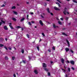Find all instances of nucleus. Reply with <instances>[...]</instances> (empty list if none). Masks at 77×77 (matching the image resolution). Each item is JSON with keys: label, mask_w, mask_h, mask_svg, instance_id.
<instances>
[{"label": "nucleus", "mask_w": 77, "mask_h": 77, "mask_svg": "<svg viewBox=\"0 0 77 77\" xmlns=\"http://www.w3.org/2000/svg\"><path fill=\"white\" fill-rule=\"evenodd\" d=\"M67 13V11H66V8H65L64 10V11H63V13L64 14V15H66V13Z\"/></svg>", "instance_id": "1"}, {"label": "nucleus", "mask_w": 77, "mask_h": 77, "mask_svg": "<svg viewBox=\"0 0 77 77\" xmlns=\"http://www.w3.org/2000/svg\"><path fill=\"white\" fill-rule=\"evenodd\" d=\"M54 9L56 11H60V9L56 7H54Z\"/></svg>", "instance_id": "2"}, {"label": "nucleus", "mask_w": 77, "mask_h": 77, "mask_svg": "<svg viewBox=\"0 0 77 77\" xmlns=\"http://www.w3.org/2000/svg\"><path fill=\"white\" fill-rule=\"evenodd\" d=\"M42 65L43 67L44 68H46V67L47 66V65L45 63H43Z\"/></svg>", "instance_id": "3"}, {"label": "nucleus", "mask_w": 77, "mask_h": 77, "mask_svg": "<svg viewBox=\"0 0 77 77\" xmlns=\"http://www.w3.org/2000/svg\"><path fill=\"white\" fill-rule=\"evenodd\" d=\"M66 42L67 43V44H68V46L69 47V46H70V44H69V41H68V40L66 39Z\"/></svg>", "instance_id": "4"}, {"label": "nucleus", "mask_w": 77, "mask_h": 77, "mask_svg": "<svg viewBox=\"0 0 77 77\" xmlns=\"http://www.w3.org/2000/svg\"><path fill=\"white\" fill-rule=\"evenodd\" d=\"M70 63H71V64H72V65H74V61L73 60L70 61Z\"/></svg>", "instance_id": "5"}, {"label": "nucleus", "mask_w": 77, "mask_h": 77, "mask_svg": "<svg viewBox=\"0 0 77 77\" xmlns=\"http://www.w3.org/2000/svg\"><path fill=\"white\" fill-rule=\"evenodd\" d=\"M10 25H9V26L10 27L11 29H14V28H13V27L11 25H12V23H10L9 24Z\"/></svg>", "instance_id": "6"}, {"label": "nucleus", "mask_w": 77, "mask_h": 77, "mask_svg": "<svg viewBox=\"0 0 77 77\" xmlns=\"http://www.w3.org/2000/svg\"><path fill=\"white\" fill-rule=\"evenodd\" d=\"M61 61L62 63H64L65 62V60L63 59V58H61Z\"/></svg>", "instance_id": "7"}, {"label": "nucleus", "mask_w": 77, "mask_h": 77, "mask_svg": "<svg viewBox=\"0 0 77 77\" xmlns=\"http://www.w3.org/2000/svg\"><path fill=\"white\" fill-rule=\"evenodd\" d=\"M39 23L41 25V26H43V23H42V20H40L39 21Z\"/></svg>", "instance_id": "8"}, {"label": "nucleus", "mask_w": 77, "mask_h": 77, "mask_svg": "<svg viewBox=\"0 0 77 77\" xmlns=\"http://www.w3.org/2000/svg\"><path fill=\"white\" fill-rule=\"evenodd\" d=\"M4 29L5 30H8V27L6 26H4Z\"/></svg>", "instance_id": "9"}, {"label": "nucleus", "mask_w": 77, "mask_h": 77, "mask_svg": "<svg viewBox=\"0 0 77 77\" xmlns=\"http://www.w3.org/2000/svg\"><path fill=\"white\" fill-rule=\"evenodd\" d=\"M66 51V52L69 51V49L68 48H65Z\"/></svg>", "instance_id": "10"}, {"label": "nucleus", "mask_w": 77, "mask_h": 77, "mask_svg": "<svg viewBox=\"0 0 77 77\" xmlns=\"http://www.w3.org/2000/svg\"><path fill=\"white\" fill-rule=\"evenodd\" d=\"M18 35L19 36V37H18V36L17 37V38H18V39H20V38H20V37H21L20 36L21 35V34L20 33H19L18 34Z\"/></svg>", "instance_id": "11"}, {"label": "nucleus", "mask_w": 77, "mask_h": 77, "mask_svg": "<svg viewBox=\"0 0 77 77\" xmlns=\"http://www.w3.org/2000/svg\"><path fill=\"white\" fill-rule=\"evenodd\" d=\"M34 73L36 74H38V71L36 70H34Z\"/></svg>", "instance_id": "12"}, {"label": "nucleus", "mask_w": 77, "mask_h": 77, "mask_svg": "<svg viewBox=\"0 0 77 77\" xmlns=\"http://www.w3.org/2000/svg\"><path fill=\"white\" fill-rule=\"evenodd\" d=\"M16 9L15 6H14L11 7V9Z\"/></svg>", "instance_id": "13"}, {"label": "nucleus", "mask_w": 77, "mask_h": 77, "mask_svg": "<svg viewBox=\"0 0 77 77\" xmlns=\"http://www.w3.org/2000/svg\"><path fill=\"white\" fill-rule=\"evenodd\" d=\"M24 20H25V18H23L20 20V21H21V22H22Z\"/></svg>", "instance_id": "14"}, {"label": "nucleus", "mask_w": 77, "mask_h": 77, "mask_svg": "<svg viewBox=\"0 0 77 77\" xmlns=\"http://www.w3.org/2000/svg\"><path fill=\"white\" fill-rule=\"evenodd\" d=\"M47 10L48 11V13H50V9L49 8H47Z\"/></svg>", "instance_id": "15"}, {"label": "nucleus", "mask_w": 77, "mask_h": 77, "mask_svg": "<svg viewBox=\"0 0 77 77\" xmlns=\"http://www.w3.org/2000/svg\"><path fill=\"white\" fill-rule=\"evenodd\" d=\"M12 20L14 21H17V19H15V18H13Z\"/></svg>", "instance_id": "16"}, {"label": "nucleus", "mask_w": 77, "mask_h": 77, "mask_svg": "<svg viewBox=\"0 0 77 77\" xmlns=\"http://www.w3.org/2000/svg\"><path fill=\"white\" fill-rule=\"evenodd\" d=\"M21 52L22 53H23V54H24V49H22L21 50Z\"/></svg>", "instance_id": "17"}, {"label": "nucleus", "mask_w": 77, "mask_h": 77, "mask_svg": "<svg viewBox=\"0 0 77 77\" xmlns=\"http://www.w3.org/2000/svg\"><path fill=\"white\" fill-rule=\"evenodd\" d=\"M62 35H65V36H67L66 34L64 32H62Z\"/></svg>", "instance_id": "18"}, {"label": "nucleus", "mask_w": 77, "mask_h": 77, "mask_svg": "<svg viewBox=\"0 0 77 77\" xmlns=\"http://www.w3.org/2000/svg\"><path fill=\"white\" fill-rule=\"evenodd\" d=\"M44 70L46 71H47V72H48V70L47 68H44Z\"/></svg>", "instance_id": "19"}, {"label": "nucleus", "mask_w": 77, "mask_h": 77, "mask_svg": "<svg viewBox=\"0 0 77 77\" xmlns=\"http://www.w3.org/2000/svg\"><path fill=\"white\" fill-rule=\"evenodd\" d=\"M13 12L14 14H15L16 15H17L18 14V13H17V12L15 11H14Z\"/></svg>", "instance_id": "20"}, {"label": "nucleus", "mask_w": 77, "mask_h": 77, "mask_svg": "<svg viewBox=\"0 0 77 77\" xmlns=\"http://www.w3.org/2000/svg\"><path fill=\"white\" fill-rule=\"evenodd\" d=\"M56 4L57 5H58V6H59V7H60V4H59V3H58L57 2H56Z\"/></svg>", "instance_id": "21"}, {"label": "nucleus", "mask_w": 77, "mask_h": 77, "mask_svg": "<svg viewBox=\"0 0 77 77\" xmlns=\"http://www.w3.org/2000/svg\"><path fill=\"white\" fill-rule=\"evenodd\" d=\"M58 23L59 24H60V25H62V23H61V22H60V21H58Z\"/></svg>", "instance_id": "22"}, {"label": "nucleus", "mask_w": 77, "mask_h": 77, "mask_svg": "<svg viewBox=\"0 0 77 77\" xmlns=\"http://www.w3.org/2000/svg\"><path fill=\"white\" fill-rule=\"evenodd\" d=\"M4 47V45L2 44H0V47Z\"/></svg>", "instance_id": "23"}, {"label": "nucleus", "mask_w": 77, "mask_h": 77, "mask_svg": "<svg viewBox=\"0 0 77 77\" xmlns=\"http://www.w3.org/2000/svg\"><path fill=\"white\" fill-rule=\"evenodd\" d=\"M22 62H23V63H26V61L23 60H22Z\"/></svg>", "instance_id": "24"}, {"label": "nucleus", "mask_w": 77, "mask_h": 77, "mask_svg": "<svg viewBox=\"0 0 77 77\" xmlns=\"http://www.w3.org/2000/svg\"><path fill=\"white\" fill-rule=\"evenodd\" d=\"M26 36L28 38H30V37H29V35L28 34H26Z\"/></svg>", "instance_id": "25"}, {"label": "nucleus", "mask_w": 77, "mask_h": 77, "mask_svg": "<svg viewBox=\"0 0 77 77\" xmlns=\"http://www.w3.org/2000/svg\"><path fill=\"white\" fill-rule=\"evenodd\" d=\"M15 59V57H12V60H14Z\"/></svg>", "instance_id": "26"}, {"label": "nucleus", "mask_w": 77, "mask_h": 77, "mask_svg": "<svg viewBox=\"0 0 77 77\" xmlns=\"http://www.w3.org/2000/svg\"><path fill=\"white\" fill-rule=\"evenodd\" d=\"M5 59L6 60H8V57H5Z\"/></svg>", "instance_id": "27"}, {"label": "nucleus", "mask_w": 77, "mask_h": 77, "mask_svg": "<svg viewBox=\"0 0 77 77\" xmlns=\"http://www.w3.org/2000/svg\"><path fill=\"white\" fill-rule=\"evenodd\" d=\"M70 51L72 53H74V51L70 49Z\"/></svg>", "instance_id": "28"}, {"label": "nucleus", "mask_w": 77, "mask_h": 77, "mask_svg": "<svg viewBox=\"0 0 77 77\" xmlns=\"http://www.w3.org/2000/svg\"><path fill=\"white\" fill-rule=\"evenodd\" d=\"M53 27L54 28H56V26L54 24H53Z\"/></svg>", "instance_id": "29"}, {"label": "nucleus", "mask_w": 77, "mask_h": 77, "mask_svg": "<svg viewBox=\"0 0 77 77\" xmlns=\"http://www.w3.org/2000/svg\"><path fill=\"white\" fill-rule=\"evenodd\" d=\"M17 29H20V28H21V26H17Z\"/></svg>", "instance_id": "30"}, {"label": "nucleus", "mask_w": 77, "mask_h": 77, "mask_svg": "<svg viewBox=\"0 0 77 77\" xmlns=\"http://www.w3.org/2000/svg\"><path fill=\"white\" fill-rule=\"evenodd\" d=\"M1 21H2L1 22L3 23V24L5 23V21H3L2 20H1Z\"/></svg>", "instance_id": "31"}, {"label": "nucleus", "mask_w": 77, "mask_h": 77, "mask_svg": "<svg viewBox=\"0 0 77 77\" xmlns=\"http://www.w3.org/2000/svg\"><path fill=\"white\" fill-rule=\"evenodd\" d=\"M48 76H50L51 75L50 74V73L49 72L48 73Z\"/></svg>", "instance_id": "32"}, {"label": "nucleus", "mask_w": 77, "mask_h": 77, "mask_svg": "<svg viewBox=\"0 0 77 77\" xmlns=\"http://www.w3.org/2000/svg\"><path fill=\"white\" fill-rule=\"evenodd\" d=\"M8 48L9 50H12V48L11 47H8Z\"/></svg>", "instance_id": "33"}, {"label": "nucleus", "mask_w": 77, "mask_h": 77, "mask_svg": "<svg viewBox=\"0 0 77 77\" xmlns=\"http://www.w3.org/2000/svg\"><path fill=\"white\" fill-rule=\"evenodd\" d=\"M42 35H43V36H44V37H45V34H44V33H42Z\"/></svg>", "instance_id": "34"}, {"label": "nucleus", "mask_w": 77, "mask_h": 77, "mask_svg": "<svg viewBox=\"0 0 77 77\" xmlns=\"http://www.w3.org/2000/svg\"><path fill=\"white\" fill-rule=\"evenodd\" d=\"M37 48L38 50V51H39V47H37Z\"/></svg>", "instance_id": "35"}, {"label": "nucleus", "mask_w": 77, "mask_h": 77, "mask_svg": "<svg viewBox=\"0 0 77 77\" xmlns=\"http://www.w3.org/2000/svg\"><path fill=\"white\" fill-rule=\"evenodd\" d=\"M52 49L54 50H55V47L54 46L52 47Z\"/></svg>", "instance_id": "36"}, {"label": "nucleus", "mask_w": 77, "mask_h": 77, "mask_svg": "<svg viewBox=\"0 0 77 77\" xmlns=\"http://www.w3.org/2000/svg\"><path fill=\"white\" fill-rule=\"evenodd\" d=\"M28 24L30 26H31V23L30 22H28Z\"/></svg>", "instance_id": "37"}, {"label": "nucleus", "mask_w": 77, "mask_h": 77, "mask_svg": "<svg viewBox=\"0 0 77 77\" xmlns=\"http://www.w3.org/2000/svg\"><path fill=\"white\" fill-rule=\"evenodd\" d=\"M4 48H5L6 50H8V48H7V47H6V46H4Z\"/></svg>", "instance_id": "38"}, {"label": "nucleus", "mask_w": 77, "mask_h": 77, "mask_svg": "<svg viewBox=\"0 0 77 77\" xmlns=\"http://www.w3.org/2000/svg\"><path fill=\"white\" fill-rule=\"evenodd\" d=\"M28 57H29V60H30V59H32V58H31V57H30V56H29Z\"/></svg>", "instance_id": "39"}, {"label": "nucleus", "mask_w": 77, "mask_h": 77, "mask_svg": "<svg viewBox=\"0 0 77 77\" xmlns=\"http://www.w3.org/2000/svg\"><path fill=\"white\" fill-rule=\"evenodd\" d=\"M48 51L49 52H51V50H50V49H48Z\"/></svg>", "instance_id": "40"}, {"label": "nucleus", "mask_w": 77, "mask_h": 77, "mask_svg": "<svg viewBox=\"0 0 77 77\" xmlns=\"http://www.w3.org/2000/svg\"><path fill=\"white\" fill-rule=\"evenodd\" d=\"M57 2H59V3H61V2H60V1H59V0H57Z\"/></svg>", "instance_id": "41"}, {"label": "nucleus", "mask_w": 77, "mask_h": 77, "mask_svg": "<svg viewBox=\"0 0 77 77\" xmlns=\"http://www.w3.org/2000/svg\"><path fill=\"white\" fill-rule=\"evenodd\" d=\"M1 7H5V5L3 4V5H2L1 6Z\"/></svg>", "instance_id": "42"}, {"label": "nucleus", "mask_w": 77, "mask_h": 77, "mask_svg": "<svg viewBox=\"0 0 77 77\" xmlns=\"http://www.w3.org/2000/svg\"><path fill=\"white\" fill-rule=\"evenodd\" d=\"M72 70H75V69L73 67H72Z\"/></svg>", "instance_id": "43"}, {"label": "nucleus", "mask_w": 77, "mask_h": 77, "mask_svg": "<svg viewBox=\"0 0 77 77\" xmlns=\"http://www.w3.org/2000/svg\"><path fill=\"white\" fill-rule=\"evenodd\" d=\"M46 23H47V24H51V23H50V22H48L47 21Z\"/></svg>", "instance_id": "44"}, {"label": "nucleus", "mask_w": 77, "mask_h": 77, "mask_svg": "<svg viewBox=\"0 0 77 77\" xmlns=\"http://www.w3.org/2000/svg\"><path fill=\"white\" fill-rule=\"evenodd\" d=\"M27 19H28V20H29V18H28L29 17V14H28L27 16Z\"/></svg>", "instance_id": "45"}, {"label": "nucleus", "mask_w": 77, "mask_h": 77, "mask_svg": "<svg viewBox=\"0 0 77 77\" xmlns=\"http://www.w3.org/2000/svg\"><path fill=\"white\" fill-rule=\"evenodd\" d=\"M60 19L61 20H62V21L63 20V18H61Z\"/></svg>", "instance_id": "46"}, {"label": "nucleus", "mask_w": 77, "mask_h": 77, "mask_svg": "<svg viewBox=\"0 0 77 77\" xmlns=\"http://www.w3.org/2000/svg\"><path fill=\"white\" fill-rule=\"evenodd\" d=\"M13 76L14 77H16V75H15V74H13Z\"/></svg>", "instance_id": "47"}, {"label": "nucleus", "mask_w": 77, "mask_h": 77, "mask_svg": "<svg viewBox=\"0 0 77 77\" xmlns=\"http://www.w3.org/2000/svg\"><path fill=\"white\" fill-rule=\"evenodd\" d=\"M0 39H1V40L2 41H3V38H0Z\"/></svg>", "instance_id": "48"}, {"label": "nucleus", "mask_w": 77, "mask_h": 77, "mask_svg": "<svg viewBox=\"0 0 77 77\" xmlns=\"http://www.w3.org/2000/svg\"><path fill=\"white\" fill-rule=\"evenodd\" d=\"M31 23H32L33 24H34V23H35V22H34V21H32Z\"/></svg>", "instance_id": "49"}, {"label": "nucleus", "mask_w": 77, "mask_h": 77, "mask_svg": "<svg viewBox=\"0 0 77 77\" xmlns=\"http://www.w3.org/2000/svg\"><path fill=\"white\" fill-rule=\"evenodd\" d=\"M68 71L69 72H70V68H68Z\"/></svg>", "instance_id": "50"}, {"label": "nucleus", "mask_w": 77, "mask_h": 77, "mask_svg": "<svg viewBox=\"0 0 77 77\" xmlns=\"http://www.w3.org/2000/svg\"><path fill=\"white\" fill-rule=\"evenodd\" d=\"M51 14V15L52 16H53V14L52 13H50Z\"/></svg>", "instance_id": "51"}, {"label": "nucleus", "mask_w": 77, "mask_h": 77, "mask_svg": "<svg viewBox=\"0 0 77 77\" xmlns=\"http://www.w3.org/2000/svg\"><path fill=\"white\" fill-rule=\"evenodd\" d=\"M30 14L31 15H33V12H31V13H30Z\"/></svg>", "instance_id": "52"}, {"label": "nucleus", "mask_w": 77, "mask_h": 77, "mask_svg": "<svg viewBox=\"0 0 77 77\" xmlns=\"http://www.w3.org/2000/svg\"><path fill=\"white\" fill-rule=\"evenodd\" d=\"M2 22H0V26L2 25Z\"/></svg>", "instance_id": "53"}, {"label": "nucleus", "mask_w": 77, "mask_h": 77, "mask_svg": "<svg viewBox=\"0 0 77 77\" xmlns=\"http://www.w3.org/2000/svg\"><path fill=\"white\" fill-rule=\"evenodd\" d=\"M41 17H42V18H44V17H43V16H42V15H41Z\"/></svg>", "instance_id": "54"}, {"label": "nucleus", "mask_w": 77, "mask_h": 77, "mask_svg": "<svg viewBox=\"0 0 77 77\" xmlns=\"http://www.w3.org/2000/svg\"><path fill=\"white\" fill-rule=\"evenodd\" d=\"M74 2H75V3H77V2L75 0V1H74Z\"/></svg>", "instance_id": "55"}, {"label": "nucleus", "mask_w": 77, "mask_h": 77, "mask_svg": "<svg viewBox=\"0 0 77 77\" xmlns=\"http://www.w3.org/2000/svg\"><path fill=\"white\" fill-rule=\"evenodd\" d=\"M64 66L65 69H66V66Z\"/></svg>", "instance_id": "56"}, {"label": "nucleus", "mask_w": 77, "mask_h": 77, "mask_svg": "<svg viewBox=\"0 0 77 77\" xmlns=\"http://www.w3.org/2000/svg\"><path fill=\"white\" fill-rule=\"evenodd\" d=\"M67 63H69V61L67 60Z\"/></svg>", "instance_id": "57"}, {"label": "nucleus", "mask_w": 77, "mask_h": 77, "mask_svg": "<svg viewBox=\"0 0 77 77\" xmlns=\"http://www.w3.org/2000/svg\"><path fill=\"white\" fill-rule=\"evenodd\" d=\"M21 29H22V31L24 30V29H23V28H21Z\"/></svg>", "instance_id": "58"}, {"label": "nucleus", "mask_w": 77, "mask_h": 77, "mask_svg": "<svg viewBox=\"0 0 77 77\" xmlns=\"http://www.w3.org/2000/svg\"><path fill=\"white\" fill-rule=\"evenodd\" d=\"M65 29H66V28H63V30H65Z\"/></svg>", "instance_id": "59"}, {"label": "nucleus", "mask_w": 77, "mask_h": 77, "mask_svg": "<svg viewBox=\"0 0 77 77\" xmlns=\"http://www.w3.org/2000/svg\"><path fill=\"white\" fill-rule=\"evenodd\" d=\"M29 2H26V4H29Z\"/></svg>", "instance_id": "60"}, {"label": "nucleus", "mask_w": 77, "mask_h": 77, "mask_svg": "<svg viewBox=\"0 0 77 77\" xmlns=\"http://www.w3.org/2000/svg\"><path fill=\"white\" fill-rule=\"evenodd\" d=\"M7 40H8V39H7V38H5V41H7Z\"/></svg>", "instance_id": "61"}, {"label": "nucleus", "mask_w": 77, "mask_h": 77, "mask_svg": "<svg viewBox=\"0 0 77 77\" xmlns=\"http://www.w3.org/2000/svg\"><path fill=\"white\" fill-rule=\"evenodd\" d=\"M51 63H53V61H51Z\"/></svg>", "instance_id": "62"}, {"label": "nucleus", "mask_w": 77, "mask_h": 77, "mask_svg": "<svg viewBox=\"0 0 77 77\" xmlns=\"http://www.w3.org/2000/svg\"><path fill=\"white\" fill-rule=\"evenodd\" d=\"M74 20L75 21H77V18H75Z\"/></svg>", "instance_id": "63"}, {"label": "nucleus", "mask_w": 77, "mask_h": 77, "mask_svg": "<svg viewBox=\"0 0 77 77\" xmlns=\"http://www.w3.org/2000/svg\"><path fill=\"white\" fill-rule=\"evenodd\" d=\"M68 17H66V20H68Z\"/></svg>", "instance_id": "64"}]
</instances>
